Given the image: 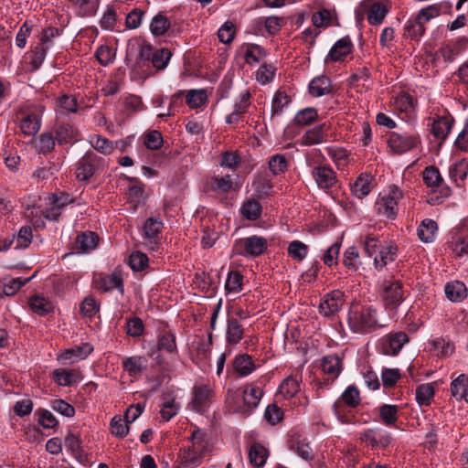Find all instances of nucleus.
Instances as JSON below:
<instances>
[{
	"instance_id": "53",
	"label": "nucleus",
	"mask_w": 468,
	"mask_h": 468,
	"mask_svg": "<svg viewBox=\"0 0 468 468\" xmlns=\"http://www.w3.org/2000/svg\"><path fill=\"white\" fill-rule=\"evenodd\" d=\"M243 276L238 271L229 273L225 288L229 292H239L242 289Z\"/></svg>"
},
{
	"instance_id": "64",
	"label": "nucleus",
	"mask_w": 468,
	"mask_h": 468,
	"mask_svg": "<svg viewBox=\"0 0 468 468\" xmlns=\"http://www.w3.org/2000/svg\"><path fill=\"white\" fill-rule=\"evenodd\" d=\"M340 243H334L330 246L324 255V263L329 267L336 265L338 263L339 253H340Z\"/></svg>"
},
{
	"instance_id": "52",
	"label": "nucleus",
	"mask_w": 468,
	"mask_h": 468,
	"mask_svg": "<svg viewBox=\"0 0 468 468\" xmlns=\"http://www.w3.org/2000/svg\"><path fill=\"white\" fill-rule=\"evenodd\" d=\"M270 170L273 175L284 173L288 167V161L283 154H275L269 161Z\"/></svg>"
},
{
	"instance_id": "30",
	"label": "nucleus",
	"mask_w": 468,
	"mask_h": 468,
	"mask_svg": "<svg viewBox=\"0 0 468 468\" xmlns=\"http://www.w3.org/2000/svg\"><path fill=\"white\" fill-rule=\"evenodd\" d=\"M233 367L240 376H248L255 369V365L250 356L243 354L235 357Z\"/></svg>"
},
{
	"instance_id": "33",
	"label": "nucleus",
	"mask_w": 468,
	"mask_h": 468,
	"mask_svg": "<svg viewBox=\"0 0 468 468\" xmlns=\"http://www.w3.org/2000/svg\"><path fill=\"white\" fill-rule=\"evenodd\" d=\"M268 457V451L265 447L259 443L251 445L249 452L250 462L253 466L262 467Z\"/></svg>"
},
{
	"instance_id": "12",
	"label": "nucleus",
	"mask_w": 468,
	"mask_h": 468,
	"mask_svg": "<svg viewBox=\"0 0 468 468\" xmlns=\"http://www.w3.org/2000/svg\"><path fill=\"white\" fill-rule=\"evenodd\" d=\"M321 367L327 378L325 382L319 384L320 388L328 385L329 382L334 381L339 376L342 370V360L336 355L326 356L321 361Z\"/></svg>"
},
{
	"instance_id": "58",
	"label": "nucleus",
	"mask_w": 468,
	"mask_h": 468,
	"mask_svg": "<svg viewBox=\"0 0 468 468\" xmlns=\"http://www.w3.org/2000/svg\"><path fill=\"white\" fill-rule=\"evenodd\" d=\"M133 185L128 189V197L131 202L139 203L144 195V185L136 178L129 179Z\"/></svg>"
},
{
	"instance_id": "13",
	"label": "nucleus",
	"mask_w": 468,
	"mask_h": 468,
	"mask_svg": "<svg viewBox=\"0 0 468 468\" xmlns=\"http://www.w3.org/2000/svg\"><path fill=\"white\" fill-rule=\"evenodd\" d=\"M344 304V293L340 291H334L328 293L320 303V313L324 316H331L336 314Z\"/></svg>"
},
{
	"instance_id": "55",
	"label": "nucleus",
	"mask_w": 468,
	"mask_h": 468,
	"mask_svg": "<svg viewBox=\"0 0 468 468\" xmlns=\"http://www.w3.org/2000/svg\"><path fill=\"white\" fill-rule=\"evenodd\" d=\"M207 100L206 91L203 90H191L186 94V103L191 108L200 107Z\"/></svg>"
},
{
	"instance_id": "62",
	"label": "nucleus",
	"mask_w": 468,
	"mask_h": 468,
	"mask_svg": "<svg viewBox=\"0 0 468 468\" xmlns=\"http://www.w3.org/2000/svg\"><path fill=\"white\" fill-rule=\"evenodd\" d=\"M111 429L113 435L123 438L129 431V423H123L120 416H114L111 420Z\"/></svg>"
},
{
	"instance_id": "57",
	"label": "nucleus",
	"mask_w": 468,
	"mask_h": 468,
	"mask_svg": "<svg viewBox=\"0 0 468 468\" xmlns=\"http://www.w3.org/2000/svg\"><path fill=\"white\" fill-rule=\"evenodd\" d=\"M332 20L331 12L325 8L321 9L312 16L313 25L316 27H326Z\"/></svg>"
},
{
	"instance_id": "3",
	"label": "nucleus",
	"mask_w": 468,
	"mask_h": 468,
	"mask_svg": "<svg viewBox=\"0 0 468 468\" xmlns=\"http://www.w3.org/2000/svg\"><path fill=\"white\" fill-rule=\"evenodd\" d=\"M268 248V241L260 236H250L239 239L233 245V253L244 257H258L263 254Z\"/></svg>"
},
{
	"instance_id": "38",
	"label": "nucleus",
	"mask_w": 468,
	"mask_h": 468,
	"mask_svg": "<svg viewBox=\"0 0 468 468\" xmlns=\"http://www.w3.org/2000/svg\"><path fill=\"white\" fill-rule=\"evenodd\" d=\"M52 376L59 386L67 387L71 386L75 382L77 373L75 370L58 368L53 371Z\"/></svg>"
},
{
	"instance_id": "35",
	"label": "nucleus",
	"mask_w": 468,
	"mask_h": 468,
	"mask_svg": "<svg viewBox=\"0 0 468 468\" xmlns=\"http://www.w3.org/2000/svg\"><path fill=\"white\" fill-rule=\"evenodd\" d=\"M170 26L171 23L169 19L164 14L159 13L153 17L150 24V30L154 37H159L163 36Z\"/></svg>"
},
{
	"instance_id": "36",
	"label": "nucleus",
	"mask_w": 468,
	"mask_h": 468,
	"mask_svg": "<svg viewBox=\"0 0 468 468\" xmlns=\"http://www.w3.org/2000/svg\"><path fill=\"white\" fill-rule=\"evenodd\" d=\"M280 393L286 399L294 397L300 391V381L294 377L286 378L279 387Z\"/></svg>"
},
{
	"instance_id": "59",
	"label": "nucleus",
	"mask_w": 468,
	"mask_h": 468,
	"mask_svg": "<svg viewBox=\"0 0 468 468\" xmlns=\"http://www.w3.org/2000/svg\"><path fill=\"white\" fill-rule=\"evenodd\" d=\"M148 263V257L142 252H133L129 258V265L134 271H143Z\"/></svg>"
},
{
	"instance_id": "48",
	"label": "nucleus",
	"mask_w": 468,
	"mask_h": 468,
	"mask_svg": "<svg viewBox=\"0 0 468 468\" xmlns=\"http://www.w3.org/2000/svg\"><path fill=\"white\" fill-rule=\"evenodd\" d=\"M396 248L388 247L379 250V255L374 258V263L377 269L385 267L388 262L395 261Z\"/></svg>"
},
{
	"instance_id": "26",
	"label": "nucleus",
	"mask_w": 468,
	"mask_h": 468,
	"mask_svg": "<svg viewBox=\"0 0 468 468\" xmlns=\"http://www.w3.org/2000/svg\"><path fill=\"white\" fill-rule=\"evenodd\" d=\"M449 174L456 185L462 186L468 175V161L463 159L452 164L449 168Z\"/></svg>"
},
{
	"instance_id": "8",
	"label": "nucleus",
	"mask_w": 468,
	"mask_h": 468,
	"mask_svg": "<svg viewBox=\"0 0 468 468\" xmlns=\"http://www.w3.org/2000/svg\"><path fill=\"white\" fill-rule=\"evenodd\" d=\"M101 157L93 152H87L77 163L76 177L80 181H87L95 173Z\"/></svg>"
},
{
	"instance_id": "56",
	"label": "nucleus",
	"mask_w": 468,
	"mask_h": 468,
	"mask_svg": "<svg viewBox=\"0 0 468 468\" xmlns=\"http://www.w3.org/2000/svg\"><path fill=\"white\" fill-rule=\"evenodd\" d=\"M163 223L161 220L150 218L144 225V236L147 239H154L160 233Z\"/></svg>"
},
{
	"instance_id": "17",
	"label": "nucleus",
	"mask_w": 468,
	"mask_h": 468,
	"mask_svg": "<svg viewBox=\"0 0 468 468\" xmlns=\"http://www.w3.org/2000/svg\"><path fill=\"white\" fill-rule=\"evenodd\" d=\"M330 125L326 122L319 124L304 133L302 137V144L304 145H314L322 144L327 137V132Z\"/></svg>"
},
{
	"instance_id": "5",
	"label": "nucleus",
	"mask_w": 468,
	"mask_h": 468,
	"mask_svg": "<svg viewBox=\"0 0 468 468\" xmlns=\"http://www.w3.org/2000/svg\"><path fill=\"white\" fill-rule=\"evenodd\" d=\"M381 299L386 310L396 312L404 300L402 283L399 281H386L383 284Z\"/></svg>"
},
{
	"instance_id": "43",
	"label": "nucleus",
	"mask_w": 468,
	"mask_h": 468,
	"mask_svg": "<svg viewBox=\"0 0 468 468\" xmlns=\"http://www.w3.org/2000/svg\"><path fill=\"white\" fill-rule=\"evenodd\" d=\"M423 181L428 187H438L442 183V177L439 169L435 166H428L424 169Z\"/></svg>"
},
{
	"instance_id": "6",
	"label": "nucleus",
	"mask_w": 468,
	"mask_h": 468,
	"mask_svg": "<svg viewBox=\"0 0 468 468\" xmlns=\"http://www.w3.org/2000/svg\"><path fill=\"white\" fill-rule=\"evenodd\" d=\"M420 143V136L417 133L393 132L388 139V145L395 154L407 153L417 147Z\"/></svg>"
},
{
	"instance_id": "37",
	"label": "nucleus",
	"mask_w": 468,
	"mask_h": 468,
	"mask_svg": "<svg viewBox=\"0 0 468 468\" xmlns=\"http://www.w3.org/2000/svg\"><path fill=\"white\" fill-rule=\"evenodd\" d=\"M399 408L396 405L384 404L379 408V417L387 426L394 425L398 420Z\"/></svg>"
},
{
	"instance_id": "1",
	"label": "nucleus",
	"mask_w": 468,
	"mask_h": 468,
	"mask_svg": "<svg viewBox=\"0 0 468 468\" xmlns=\"http://www.w3.org/2000/svg\"><path fill=\"white\" fill-rule=\"evenodd\" d=\"M347 323L354 333L367 334L379 326L377 310L371 306L353 304L347 315Z\"/></svg>"
},
{
	"instance_id": "31",
	"label": "nucleus",
	"mask_w": 468,
	"mask_h": 468,
	"mask_svg": "<svg viewBox=\"0 0 468 468\" xmlns=\"http://www.w3.org/2000/svg\"><path fill=\"white\" fill-rule=\"evenodd\" d=\"M371 191L370 176L361 174L352 186L353 194L362 199Z\"/></svg>"
},
{
	"instance_id": "24",
	"label": "nucleus",
	"mask_w": 468,
	"mask_h": 468,
	"mask_svg": "<svg viewBox=\"0 0 468 468\" xmlns=\"http://www.w3.org/2000/svg\"><path fill=\"white\" fill-rule=\"evenodd\" d=\"M331 80L325 76L314 78L309 84V92L315 97L331 93Z\"/></svg>"
},
{
	"instance_id": "9",
	"label": "nucleus",
	"mask_w": 468,
	"mask_h": 468,
	"mask_svg": "<svg viewBox=\"0 0 468 468\" xmlns=\"http://www.w3.org/2000/svg\"><path fill=\"white\" fill-rule=\"evenodd\" d=\"M95 288L103 292H109L116 288L121 294L124 292L123 280L122 271L118 268L114 269L111 275H101L94 280Z\"/></svg>"
},
{
	"instance_id": "61",
	"label": "nucleus",
	"mask_w": 468,
	"mask_h": 468,
	"mask_svg": "<svg viewBox=\"0 0 468 468\" xmlns=\"http://www.w3.org/2000/svg\"><path fill=\"white\" fill-rule=\"evenodd\" d=\"M383 386L385 388L394 387L400 378L399 370L397 368H386L381 373Z\"/></svg>"
},
{
	"instance_id": "10",
	"label": "nucleus",
	"mask_w": 468,
	"mask_h": 468,
	"mask_svg": "<svg viewBox=\"0 0 468 468\" xmlns=\"http://www.w3.org/2000/svg\"><path fill=\"white\" fill-rule=\"evenodd\" d=\"M312 176L322 189H329L335 186L337 177L335 172L328 165H316L312 170Z\"/></svg>"
},
{
	"instance_id": "21",
	"label": "nucleus",
	"mask_w": 468,
	"mask_h": 468,
	"mask_svg": "<svg viewBox=\"0 0 468 468\" xmlns=\"http://www.w3.org/2000/svg\"><path fill=\"white\" fill-rule=\"evenodd\" d=\"M341 400L351 408L356 407L360 402L359 391L355 386H349L342 394L341 399H338L334 404L335 412L338 415L340 413Z\"/></svg>"
},
{
	"instance_id": "49",
	"label": "nucleus",
	"mask_w": 468,
	"mask_h": 468,
	"mask_svg": "<svg viewBox=\"0 0 468 468\" xmlns=\"http://www.w3.org/2000/svg\"><path fill=\"white\" fill-rule=\"evenodd\" d=\"M308 253V247L299 240L292 241L288 246V254L294 260L302 261Z\"/></svg>"
},
{
	"instance_id": "29",
	"label": "nucleus",
	"mask_w": 468,
	"mask_h": 468,
	"mask_svg": "<svg viewBox=\"0 0 468 468\" xmlns=\"http://www.w3.org/2000/svg\"><path fill=\"white\" fill-rule=\"evenodd\" d=\"M244 330L242 325L235 318L228 319L226 338L228 344L236 345L243 337Z\"/></svg>"
},
{
	"instance_id": "41",
	"label": "nucleus",
	"mask_w": 468,
	"mask_h": 468,
	"mask_svg": "<svg viewBox=\"0 0 468 468\" xmlns=\"http://www.w3.org/2000/svg\"><path fill=\"white\" fill-rule=\"evenodd\" d=\"M327 153L338 168H343L349 164V153L346 149L330 147Z\"/></svg>"
},
{
	"instance_id": "4",
	"label": "nucleus",
	"mask_w": 468,
	"mask_h": 468,
	"mask_svg": "<svg viewBox=\"0 0 468 468\" xmlns=\"http://www.w3.org/2000/svg\"><path fill=\"white\" fill-rule=\"evenodd\" d=\"M16 121L19 123V128L26 136H33L40 129V117L31 106L19 108L16 112Z\"/></svg>"
},
{
	"instance_id": "32",
	"label": "nucleus",
	"mask_w": 468,
	"mask_h": 468,
	"mask_svg": "<svg viewBox=\"0 0 468 468\" xmlns=\"http://www.w3.org/2000/svg\"><path fill=\"white\" fill-rule=\"evenodd\" d=\"M240 213L249 220H256L261 215V205L256 199H248L242 204Z\"/></svg>"
},
{
	"instance_id": "63",
	"label": "nucleus",
	"mask_w": 468,
	"mask_h": 468,
	"mask_svg": "<svg viewBox=\"0 0 468 468\" xmlns=\"http://www.w3.org/2000/svg\"><path fill=\"white\" fill-rule=\"evenodd\" d=\"M264 418L271 425L280 422L283 418V411L276 404H271L264 412Z\"/></svg>"
},
{
	"instance_id": "16",
	"label": "nucleus",
	"mask_w": 468,
	"mask_h": 468,
	"mask_svg": "<svg viewBox=\"0 0 468 468\" xmlns=\"http://www.w3.org/2000/svg\"><path fill=\"white\" fill-rule=\"evenodd\" d=\"M410 340L405 332H396L386 336L383 344V353L386 355L396 356L401 350L403 346Z\"/></svg>"
},
{
	"instance_id": "46",
	"label": "nucleus",
	"mask_w": 468,
	"mask_h": 468,
	"mask_svg": "<svg viewBox=\"0 0 468 468\" xmlns=\"http://www.w3.org/2000/svg\"><path fill=\"white\" fill-rule=\"evenodd\" d=\"M290 102L291 97L284 90H278L272 99V116L281 113Z\"/></svg>"
},
{
	"instance_id": "40",
	"label": "nucleus",
	"mask_w": 468,
	"mask_h": 468,
	"mask_svg": "<svg viewBox=\"0 0 468 468\" xmlns=\"http://www.w3.org/2000/svg\"><path fill=\"white\" fill-rule=\"evenodd\" d=\"M434 396V388L431 383L421 384L416 389V399L420 405H430Z\"/></svg>"
},
{
	"instance_id": "7",
	"label": "nucleus",
	"mask_w": 468,
	"mask_h": 468,
	"mask_svg": "<svg viewBox=\"0 0 468 468\" xmlns=\"http://www.w3.org/2000/svg\"><path fill=\"white\" fill-rule=\"evenodd\" d=\"M401 197L402 191L396 186H391L389 194L377 201L378 214L388 218H394L397 215L398 200Z\"/></svg>"
},
{
	"instance_id": "42",
	"label": "nucleus",
	"mask_w": 468,
	"mask_h": 468,
	"mask_svg": "<svg viewBox=\"0 0 468 468\" xmlns=\"http://www.w3.org/2000/svg\"><path fill=\"white\" fill-rule=\"evenodd\" d=\"M452 129V122L446 118H440L432 123L431 132L437 139H445Z\"/></svg>"
},
{
	"instance_id": "19",
	"label": "nucleus",
	"mask_w": 468,
	"mask_h": 468,
	"mask_svg": "<svg viewBox=\"0 0 468 468\" xmlns=\"http://www.w3.org/2000/svg\"><path fill=\"white\" fill-rule=\"evenodd\" d=\"M93 350L89 343H84L81 346H76L71 348L66 349L60 356L61 360H71L76 362L86 358Z\"/></svg>"
},
{
	"instance_id": "18",
	"label": "nucleus",
	"mask_w": 468,
	"mask_h": 468,
	"mask_svg": "<svg viewBox=\"0 0 468 468\" xmlns=\"http://www.w3.org/2000/svg\"><path fill=\"white\" fill-rule=\"evenodd\" d=\"M53 132L55 139L59 144H71L76 141L77 131L69 123L57 122L54 125Z\"/></svg>"
},
{
	"instance_id": "23",
	"label": "nucleus",
	"mask_w": 468,
	"mask_h": 468,
	"mask_svg": "<svg viewBox=\"0 0 468 468\" xmlns=\"http://www.w3.org/2000/svg\"><path fill=\"white\" fill-rule=\"evenodd\" d=\"M262 395L261 388L254 384H247L242 391L244 404L250 409H254L259 405Z\"/></svg>"
},
{
	"instance_id": "22",
	"label": "nucleus",
	"mask_w": 468,
	"mask_h": 468,
	"mask_svg": "<svg viewBox=\"0 0 468 468\" xmlns=\"http://www.w3.org/2000/svg\"><path fill=\"white\" fill-rule=\"evenodd\" d=\"M444 291L446 297L452 302H462L467 296L466 286L459 281L447 282Z\"/></svg>"
},
{
	"instance_id": "50",
	"label": "nucleus",
	"mask_w": 468,
	"mask_h": 468,
	"mask_svg": "<svg viewBox=\"0 0 468 468\" xmlns=\"http://www.w3.org/2000/svg\"><path fill=\"white\" fill-rule=\"evenodd\" d=\"M318 118L317 111L314 108H305L297 112L294 122L297 125H308Z\"/></svg>"
},
{
	"instance_id": "54",
	"label": "nucleus",
	"mask_w": 468,
	"mask_h": 468,
	"mask_svg": "<svg viewBox=\"0 0 468 468\" xmlns=\"http://www.w3.org/2000/svg\"><path fill=\"white\" fill-rule=\"evenodd\" d=\"M158 349L172 353L176 349V336L170 332H165L159 336Z\"/></svg>"
},
{
	"instance_id": "11",
	"label": "nucleus",
	"mask_w": 468,
	"mask_h": 468,
	"mask_svg": "<svg viewBox=\"0 0 468 468\" xmlns=\"http://www.w3.org/2000/svg\"><path fill=\"white\" fill-rule=\"evenodd\" d=\"M360 440L372 448H386L391 441L389 434L379 429L365 431L360 434Z\"/></svg>"
},
{
	"instance_id": "45",
	"label": "nucleus",
	"mask_w": 468,
	"mask_h": 468,
	"mask_svg": "<svg viewBox=\"0 0 468 468\" xmlns=\"http://www.w3.org/2000/svg\"><path fill=\"white\" fill-rule=\"evenodd\" d=\"M172 53L167 48H160L154 51L151 60L152 65L156 70H162L166 68Z\"/></svg>"
},
{
	"instance_id": "2",
	"label": "nucleus",
	"mask_w": 468,
	"mask_h": 468,
	"mask_svg": "<svg viewBox=\"0 0 468 468\" xmlns=\"http://www.w3.org/2000/svg\"><path fill=\"white\" fill-rule=\"evenodd\" d=\"M191 445L185 450L183 453V462L191 467H197L201 463V460L207 451V442L205 433L197 429L190 437Z\"/></svg>"
},
{
	"instance_id": "25",
	"label": "nucleus",
	"mask_w": 468,
	"mask_h": 468,
	"mask_svg": "<svg viewBox=\"0 0 468 468\" xmlns=\"http://www.w3.org/2000/svg\"><path fill=\"white\" fill-rule=\"evenodd\" d=\"M437 229V223L433 219H423L418 228V237L423 242H432Z\"/></svg>"
},
{
	"instance_id": "47",
	"label": "nucleus",
	"mask_w": 468,
	"mask_h": 468,
	"mask_svg": "<svg viewBox=\"0 0 468 468\" xmlns=\"http://www.w3.org/2000/svg\"><path fill=\"white\" fill-rule=\"evenodd\" d=\"M432 350L439 356H449L454 351L452 343L444 338H437L431 342Z\"/></svg>"
},
{
	"instance_id": "27",
	"label": "nucleus",
	"mask_w": 468,
	"mask_h": 468,
	"mask_svg": "<svg viewBox=\"0 0 468 468\" xmlns=\"http://www.w3.org/2000/svg\"><path fill=\"white\" fill-rule=\"evenodd\" d=\"M388 12V10L384 4L379 2L372 3L367 15L368 23L373 26L381 24Z\"/></svg>"
},
{
	"instance_id": "28",
	"label": "nucleus",
	"mask_w": 468,
	"mask_h": 468,
	"mask_svg": "<svg viewBox=\"0 0 468 468\" xmlns=\"http://www.w3.org/2000/svg\"><path fill=\"white\" fill-rule=\"evenodd\" d=\"M99 242V237L94 232H83L76 238V248L80 252L93 250Z\"/></svg>"
},
{
	"instance_id": "60",
	"label": "nucleus",
	"mask_w": 468,
	"mask_h": 468,
	"mask_svg": "<svg viewBox=\"0 0 468 468\" xmlns=\"http://www.w3.org/2000/svg\"><path fill=\"white\" fill-rule=\"evenodd\" d=\"M359 258V253L355 246H351L344 252L343 264L350 270L356 271L357 269L356 260Z\"/></svg>"
},
{
	"instance_id": "14",
	"label": "nucleus",
	"mask_w": 468,
	"mask_h": 468,
	"mask_svg": "<svg viewBox=\"0 0 468 468\" xmlns=\"http://www.w3.org/2000/svg\"><path fill=\"white\" fill-rule=\"evenodd\" d=\"M353 44L348 37L337 40L324 58V63L342 61L352 51Z\"/></svg>"
},
{
	"instance_id": "34",
	"label": "nucleus",
	"mask_w": 468,
	"mask_h": 468,
	"mask_svg": "<svg viewBox=\"0 0 468 468\" xmlns=\"http://www.w3.org/2000/svg\"><path fill=\"white\" fill-rule=\"evenodd\" d=\"M29 305L34 313L41 316L49 314L54 309V306L50 301L40 296L31 297Z\"/></svg>"
},
{
	"instance_id": "20",
	"label": "nucleus",
	"mask_w": 468,
	"mask_h": 468,
	"mask_svg": "<svg viewBox=\"0 0 468 468\" xmlns=\"http://www.w3.org/2000/svg\"><path fill=\"white\" fill-rule=\"evenodd\" d=\"M123 369L130 377H136L147 367V360L144 356L125 357L122 361Z\"/></svg>"
},
{
	"instance_id": "39",
	"label": "nucleus",
	"mask_w": 468,
	"mask_h": 468,
	"mask_svg": "<svg viewBox=\"0 0 468 468\" xmlns=\"http://www.w3.org/2000/svg\"><path fill=\"white\" fill-rule=\"evenodd\" d=\"M424 31V23L417 16L414 19H410L405 25L404 36L410 38H417L420 37Z\"/></svg>"
},
{
	"instance_id": "51",
	"label": "nucleus",
	"mask_w": 468,
	"mask_h": 468,
	"mask_svg": "<svg viewBox=\"0 0 468 468\" xmlns=\"http://www.w3.org/2000/svg\"><path fill=\"white\" fill-rule=\"evenodd\" d=\"M291 449L295 451L303 460H313L314 455L312 448L305 440H297L291 444Z\"/></svg>"
},
{
	"instance_id": "44",
	"label": "nucleus",
	"mask_w": 468,
	"mask_h": 468,
	"mask_svg": "<svg viewBox=\"0 0 468 468\" xmlns=\"http://www.w3.org/2000/svg\"><path fill=\"white\" fill-rule=\"evenodd\" d=\"M73 5L79 9L81 16H90L95 15L99 1L98 0H71Z\"/></svg>"
},
{
	"instance_id": "15",
	"label": "nucleus",
	"mask_w": 468,
	"mask_h": 468,
	"mask_svg": "<svg viewBox=\"0 0 468 468\" xmlns=\"http://www.w3.org/2000/svg\"><path fill=\"white\" fill-rule=\"evenodd\" d=\"M212 397V389L207 385L196 386L193 389L192 408L198 413L205 412Z\"/></svg>"
}]
</instances>
